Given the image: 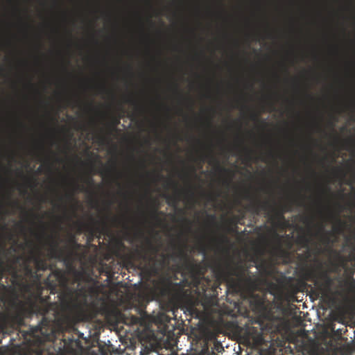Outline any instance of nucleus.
Masks as SVG:
<instances>
[{"label": "nucleus", "mask_w": 355, "mask_h": 355, "mask_svg": "<svg viewBox=\"0 0 355 355\" xmlns=\"http://www.w3.org/2000/svg\"><path fill=\"white\" fill-rule=\"evenodd\" d=\"M101 175H104V173L103 171L101 172Z\"/></svg>", "instance_id": "nucleus-52"}, {"label": "nucleus", "mask_w": 355, "mask_h": 355, "mask_svg": "<svg viewBox=\"0 0 355 355\" xmlns=\"http://www.w3.org/2000/svg\"><path fill=\"white\" fill-rule=\"evenodd\" d=\"M209 217L212 219V220H214L215 218V216L214 215H211L209 216Z\"/></svg>", "instance_id": "nucleus-48"}, {"label": "nucleus", "mask_w": 355, "mask_h": 355, "mask_svg": "<svg viewBox=\"0 0 355 355\" xmlns=\"http://www.w3.org/2000/svg\"><path fill=\"white\" fill-rule=\"evenodd\" d=\"M96 137L99 141V142L101 144L104 143V141H105V137L101 134H97Z\"/></svg>", "instance_id": "nucleus-28"}, {"label": "nucleus", "mask_w": 355, "mask_h": 355, "mask_svg": "<svg viewBox=\"0 0 355 355\" xmlns=\"http://www.w3.org/2000/svg\"><path fill=\"white\" fill-rule=\"evenodd\" d=\"M10 206L14 213L17 211H20L23 219L27 220L29 218L30 212L18 200H16L11 202Z\"/></svg>", "instance_id": "nucleus-14"}, {"label": "nucleus", "mask_w": 355, "mask_h": 355, "mask_svg": "<svg viewBox=\"0 0 355 355\" xmlns=\"http://www.w3.org/2000/svg\"><path fill=\"white\" fill-rule=\"evenodd\" d=\"M243 198L250 200L249 209L255 214L259 215L261 211L265 214L271 224L275 227L285 220L284 214L291 211L289 204L277 205L275 201L261 200L259 198H253L249 190H245Z\"/></svg>", "instance_id": "nucleus-3"}, {"label": "nucleus", "mask_w": 355, "mask_h": 355, "mask_svg": "<svg viewBox=\"0 0 355 355\" xmlns=\"http://www.w3.org/2000/svg\"><path fill=\"white\" fill-rule=\"evenodd\" d=\"M174 90H175V92L176 93L180 94V92H179V86H178V85L177 83L174 84Z\"/></svg>", "instance_id": "nucleus-36"}, {"label": "nucleus", "mask_w": 355, "mask_h": 355, "mask_svg": "<svg viewBox=\"0 0 355 355\" xmlns=\"http://www.w3.org/2000/svg\"><path fill=\"white\" fill-rule=\"evenodd\" d=\"M309 276H310V277H312V278L315 279V284L316 285H318L319 282H318V279H317V278H316V277H315V275L314 273H313V272H309Z\"/></svg>", "instance_id": "nucleus-33"}, {"label": "nucleus", "mask_w": 355, "mask_h": 355, "mask_svg": "<svg viewBox=\"0 0 355 355\" xmlns=\"http://www.w3.org/2000/svg\"><path fill=\"white\" fill-rule=\"evenodd\" d=\"M18 186H19V188H21L22 187L21 184H19Z\"/></svg>", "instance_id": "nucleus-55"}, {"label": "nucleus", "mask_w": 355, "mask_h": 355, "mask_svg": "<svg viewBox=\"0 0 355 355\" xmlns=\"http://www.w3.org/2000/svg\"><path fill=\"white\" fill-rule=\"evenodd\" d=\"M55 159H56V162H60V159L59 157H56Z\"/></svg>", "instance_id": "nucleus-47"}, {"label": "nucleus", "mask_w": 355, "mask_h": 355, "mask_svg": "<svg viewBox=\"0 0 355 355\" xmlns=\"http://www.w3.org/2000/svg\"><path fill=\"white\" fill-rule=\"evenodd\" d=\"M24 287H25L26 288H28V285H25V286H24Z\"/></svg>", "instance_id": "nucleus-51"}, {"label": "nucleus", "mask_w": 355, "mask_h": 355, "mask_svg": "<svg viewBox=\"0 0 355 355\" xmlns=\"http://www.w3.org/2000/svg\"><path fill=\"white\" fill-rule=\"evenodd\" d=\"M202 248L203 251H205V247L202 246Z\"/></svg>", "instance_id": "nucleus-56"}, {"label": "nucleus", "mask_w": 355, "mask_h": 355, "mask_svg": "<svg viewBox=\"0 0 355 355\" xmlns=\"http://www.w3.org/2000/svg\"><path fill=\"white\" fill-rule=\"evenodd\" d=\"M352 259L355 261V254L352 256Z\"/></svg>", "instance_id": "nucleus-50"}, {"label": "nucleus", "mask_w": 355, "mask_h": 355, "mask_svg": "<svg viewBox=\"0 0 355 355\" xmlns=\"http://www.w3.org/2000/svg\"><path fill=\"white\" fill-rule=\"evenodd\" d=\"M297 242L303 248H308L311 242V239L306 235H301L298 236Z\"/></svg>", "instance_id": "nucleus-18"}, {"label": "nucleus", "mask_w": 355, "mask_h": 355, "mask_svg": "<svg viewBox=\"0 0 355 355\" xmlns=\"http://www.w3.org/2000/svg\"><path fill=\"white\" fill-rule=\"evenodd\" d=\"M68 243L73 248V250L79 249L81 247V245L77 243L73 235H71L69 237Z\"/></svg>", "instance_id": "nucleus-21"}, {"label": "nucleus", "mask_w": 355, "mask_h": 355, "mask_svg": "<svg viewBox=\"0 0 355 355\" xmlns=\"http://www.w3.org/2000/svg\"><path fill=\"white\" fill-rule=\"evenodd\" d=\"M112 223L114 225H123V227L126 226V223L122 221L121 219L116 217H114L112 218Z\"/></svg>", "instance_id": "nucleus-25"}, {"label": "nucleus", "mask_w": 355, "mask_h": 355, "mask_svg": "<svg viewBox=\"0 0 355 355\" xmlns=\"http://www.w3.org/2000/svg\"><path fill=\"white\" fill-rule=\"evenodd\" d=\"M336 221L337 224L333 227L334 231L337 233H340L343 231L345 223L338 217L336 218Z\"/></svg>", "instance_id": "nucleus-20"}, {"label": "nucleus", "mask_w": 355, "mask_h": 355, "mask_svg": "<svg viewBox=\"0 0 355 355\" xmlns=\"http://www.w3.org/2000/svg\"><path fill=\"white\" fill-rule=\"evenodd\" d=\"M32 216H33L35 218L37 217V216H36L35 214H32Z\"/></svg>", "instance_id": "nucleus-53"}, {"label": "nucleus", "mask_w": 355, "mask_h": 355, "mask_svg": "<svg viewBox=\"0 0 355 355\" xmlns=\"http://www.w3.org/2000/svg\"><path fill=\"white\" fill-rule=\"evenodd\" d=\"M242 150L244 153V157L245 159L250 160L252 158V150L247 147H243Z\"/></svg>", "instance_id": "nucleus-24"}, {"label": "nucleus", "mask_w": 355, "mask_h": 355, "mask_svg": "<svg viewBox=\"0 0 355 355\" xmlns=\"http://www.w3.org/2000/svg\"><path fill=\"white\" fill-rule=\"evenodd\" d=\"M17 64L19 67H26L28 64V62L25 60H19L17 62Z\"/></svg>", "instance_id": "nucleus-27"}, {"label": "nucleus", "mask_w": 355, "mask_h": 355, "mask_svg": "<svg viewBox=\"0 0 355 355\" xmlns=\"http://www.w3.org/2000/svg\"><path fill=\"white\" fill-rule=\"evenodd\" d=\"M321 280H322V284H321L320 286L322 287L323 293L326 295V293L329 291L330 287L332 284L331 278L326 273H323L320 276Z\"/></svg>", "instance_id": "nucleus-15"}, {"label": "nucleus", "mask_w": 355, "mask_h": 355, "mask_svg": "<svg viewBox=\"0 0 355 355\" xmlns=\"http://www.w3.org/2000/svg\"><path fill=\"white\" fill-rule=\"evenodd\" d=\"M125 102L129 103H130L132 105H134L135 106L137 112H141L143 111V107H141L138 104V103H137V101L136 100H135V99H133L132 98H127L126 100H125Z\"/></svg>", "instance_id": "nucleus-22"}, {"label": "nucleus", "mask_w": 355, "mask_h": 355, "mask_svg": "<svg viewBox=\"0 0 355 355\" xmlns=\"http://www.w3.org/2000/svg\"><path fill=\"white\" fill-rule=\"evenodd\" d=\"M16 133L18 137V139H16V144L19 148L24 149L26 148V144L24 141L20 139L22 137V132L27 129V126L25 123L22 121L18 116L16 118Z\"/></svg>", "instance_id": "nucleus-12"}, {"label": "nucleus", "mask_w": 355, "mask_h": 355, "mask_svg": "<svg viewBox=\"0 0 355 355\" xmlns=\"http://www.w3.org/2000/svg\"><path fill=\"white\" fill-rule=\"evenodd\" d=\"M25 309V302L20 300L17 294H15L10 300L8 314L15 323L19 324L23 320Z\"/></svg>", "instance_id": "nucleus-8"}, {"label": "nucleus", "mask_w": 355, "mask_h": 355, "mask_svg": "<svg viewBox=\"0 0 355 355\" xmlns=\"http://www.w3.org/2000/svg\"><path fill=\"white\" fill-rule=\"evenodd\" d=\"M28 243L29 242L27 241L19 242L17 238H14L13 239L12 245L13 251L15 252L19 251V253L15 257L13 261L12 267L15 270L13 272V277L15 279L18 278L17 266L20 268V270H24L26 274H31L33 269L31 263H33L37 272L44 271L48 269L51 270V273L46 279L45 283L51 290V293H55L58 291L73 293L69 286V279L66 272L63 270L56 268L55 266L49 265L47 261L42 257L40 249L35 252L31 251L29 255L24 252Z\"/></svg>", "instance_id": "nucleus-1"}, {"label": "nucleus", "mask_w": 355, "mask_h": 355, "mask_svg": "<svg viewBox=\"0 0 355 355\" xmlns=\"http://www.w3.org/2000/svg\"><path fill=\"white\" fill-rule=\"evenodd\" d=\"M258 119V115L254 113H252L250 114V119L252 121H256Z\"/></svg>", "instance_id": "nucleus-35"}, {"label": "nucleus", "mask_w": 355, "mask_h": 355, "mask_svg": "<svg viewBox=\"0 0 355 355\" xmlns=\"http://www.w3.org/2000/svg\"><path fill=\"white\" fill-rule=\"evenodd\" d=\"M6 291V286L1 283V339L4 338L6 332V313L4 311V305H5V296L4 293Z\"/></svg>", "instance_id": "nucleus-13"}, {"label": "nucleus", "mask_w": 355, "mask_h": 355, "mask_svg": "<svg viewBox=\"0 0 355 355\" xmlns=\"http://www.w3.org/2000/svg\"><path fill=\"white\" fill-rule=\"evenodd\" d=\"M322 192L323 193H329L330 192V189L329 187H325L322 189Z\"/></svg>", "instance_id": "nucleus-37"}, {"label": "nucleus", "mask_w": 355, "mask_h": 355, "mask_svg": "<svg viewBox=\"0 0 355 355\" xmlns=\"http://www.w3.org/2000/svg\"><path fill=\"white\" fill-rule=\"evenodd\" d=\"M250 265L241 261L230 266V274L233 277L229 279L228 284L234 292H253L259 290L261 279L257 272H250Z\"/></svg>", "instance_id": "nucleus-2"}, {"label": "nucleus", "mask_w": 355, "mask_h": 355, "mask_svg": "<svg viewBox=\"0 0 355 355\" xmlns=\"http://www.w3.org/2000/svg\"><path fill=\"white\" fill-rule=\"evenodd\" d=\"M112 171H114V172H116V161H114V162H112V164L111 167L107 168L106 169V173H107V174H110V173L111 172H112Z\"/></svg>", "instance_id": "nucleus-26"}, {"label": "nucleus", "mask_w": 355, "mask_h": 355, "mask_svg": "<svg viewBox=\"0 0 355 355\" xmlns=\"http://www.w3.org/2000/svg\"><path fill=\"white\" fill-rule=\"evenodd\" d=\"M86 183L88 184L89 185L93 186L94 184V181L92 178H88L86 180Z\"/></svg>", "instance_id": "nucleus-32"}, {"label": "nucleus", "mask_w": 355, "mask_h": 355, "mask_svg": "<svg viewBox=\"0 0 355 355\" xmlns=\"http://www.w3.org/2000/svg\"><path fill=\"white\" fill-rule=\"evenodd\" d=\"M182 220L186 222L189 225H191V222L185 218H182Z\"/></svg>", "instance_id": "nucleus-41"}, {"label": "nucleus", "mask_w": 355, "mask_h": 355, "mask_svg": "<svg viewBox=\"0 0 355 355\" xmlns=\"http://www.w3.org/2000/svg\"><path fill=\"white\" fill-rule=\"evenodd\" d=\"M4 109H1V279L3 276L5 270L4 257L6 254V244L4 232L6 230L5 224V207H4V165L3 160L4 158Z\"/></svg>", "instance_id": "nucleus-5"}, {"label": "nucleus", "mask_w": 355, "mask_h": 355, "mask_svg": "<svg viewBox=\"0 0 355 355\" xmlns=\"http://www.w3.org/2000/svg\"><path fill=\"white\" fill-rule=\"evenodd\" d=\"M77 191L87 193L88 192V190L83 184H79L76 182H74L73 184V192L66 194L65 197L68 200H73L74 193Z\"/></svg>", "instance_id": "nucleus-16"}, {"label": "nucleus", "mask_w": 355, "mask_h": 355, "mask_svg": "<svg viewBox=\"0 0 355 355\" xmlns=\"http://www.w3.org/2000/svg\"><path fill=\"white\" fill-rule=\"evenodd\" d=\"M324 241H325V242H326V243H329L330 242V239H329V237H325V238H324Z\"/></svg>", "instance_id": "nucleus-43"}, {"label": "nucleus", "mask_w": 355, "mask_h": 355, "mask_svg": "<svg viewBox=\"0 0 355 355\" xmlns=\"http://www.w3.org/2000/svg\"><path fill=\"white\" fill-rule=\"evenodd\" d=\"M17 226L21 229V232H24L25 230V227L24 225V223L22 221H19L17 223Z\"/></svg>", "instance_id": "nucleus-30"}, {"label": "nucleus", "mask_w": 355, "mask_h": 355, "mask_svg": "<svg viewBox=\"0 0 355 355\" xmlns=\"http://www.w3.org/2000/svg\"><path fill=\"white\" fill-rule=\"evenodd\" d=\"M216 170L219 173L229 175L230 176V178H232L233 176V173L230 169H227V168L220 166L218 162H217V166H216Z\"/></svg>", "instance_id": "nucleus-23"}, {"label": "nucleus", "mask_w": 355, "mask_h": 355, "mask_svg": "<svg viewBox=\"0 0 355 355\" xmlns=\"http://www.w3.org/2000/svg\"><path fill=\"white\" fill-rule=\"evenodd\" d=\"M88 292L90 294H96L97 293V291H96V288L94 286L89 287Z\"/></svg>", "instance_id": "nucleus-29"}, {"label": "nucleus", "mask_w": 355, "mask_h": 355, "mask_svg": "<svg viewBox=\"0 0 355 355\" xmlns=\"http://www.w3.org/2000/svg\"><path fill=\"white\" fill-rule=\"evenodd\" d=\"M100 91H101V92H103L104 93V92H107V89H106V88H105V87L104 85H101L100 87Z\"/></svg>", "instance_id": "nucleus-38"}, {"label": "nucleus", "mask_w": 355, "mask_h": 355, "mask_svg": "<svg viewBox=\"0 0 355 355\" xmlns=\"http://www.w3.org/2000/svg\"><path fill=\"white\" fill-rule=\"evenodd\" d=\"M268 155H269V157H274V154H273V153H272V152H270V153H268Z\"/></svg>", "instance_id": "nucleus-44"}, {"label": "nucleus", "mask_w": 355, "mask_h": 355, "mask_svg": "<svg viewBox=\"0 0 355 355\" xmlns=\"http://www.w3.org/2000/svg\"><path fill=\"white\" fill-rule=\"evenodd\" d=\"M159 205L156 200H153V209L150 214L151 218L155 220H159V216L164 215V212L159 211Z\"/></svg>", "instance_id": "nucleus-17"}, {"label": "nucleus", "mask_w": 355, "mask_h": 355, "mask_svg": "<svg viewBox=\"0 0 355 355\" xmlns=\"http://www.w3.org/2000/svg\"><path fill=\"white\" fill-rule=\"evenodd\" d=\"M94 229H95V228H93V227H92V228H90V233H91L92 234L94 233ZM96 229L97 230L98 228H96Z\"/></svg>", "instance_id": "nucleus-45"}, {"label": "nucleus", "mask_w": 355, "mask_h": 355, "mask_svg": "<svg viewBox=\"0 0 355 355\" xmlns=\"http://www.w3.org/2000/svg\"><path fill=\"white\" fill-rule=\"evenodd\" d=\"M171 257L179 259L182 262L181 267L194 279L201 275V264L189 257L183 249H180L177 253H173Z\"/></svg>", "instance_id": "nucleus-6"}, {"label": "nucleus", "mask_w": 355, "mask_h": 355, "mask_svg": "<svg viewBox=\"0 0 355 355\" xmlns=\"http://www.w3.org/2000/svg\"><path fill=\"white\" fill-rule=\"evenodd\" d=\"M42 233L40 235V239L46 237L45 244L48 246V255L51 259H58L63 261L67 266L72 263V252H67L64 249L60 247L62 240L59 234H46L44 232V225H42Z\"/></svg>", "instance_id": "nucleus-4"}, {"label": "nucleus", "mask_w": 355, "mask_h": 355, "mask_svg": "<svg viewBox=\"0 0 355 355\" xmlns=\"http://www.w3.org/2000/svg\"><path fill=\"white\" fill-rule=\"evenodd\" d=\"M29 336L36 342L42 343L45 341H49L53 338V331L52 329H49V328L45 327L42 321L41 325L31 329Z\"/></svg>", "instance_id": "nucleus-9"}, {"label": "nucleus", "mask_w": 355, "mask_h": 355, "mask_svg": "<svg viewBox=\"0 0 355 355\" xmlns=\"http://www.w3.org/2000/svg\"><path fill=\"white\" fill-rule=\"evenodd\" d=\"M27 10H22L18 5L15 7V14L17 18V26L20 31L23 33L24 36L26 37L28 35V31L31 28V25L26 19H24L22 16V13L26 14Z\"/></svg>", "instance_id": "nucleus-11"}, {"label": "nucleus", "mask_w": 355, "mask_h": 355, "mask_svg": "<svg viewBox=\"0 0 355 355\" xmlns=\"http://www.w3.org/2000/svg\"><path fill=\"white\" fill-rule=\"evenodd\" d=\"M230 182H231V179L225 180L223 182V184L228 187L230 184Z\"/></svg>", "instance_id": "nucleus-40"}, {"label": "nucleus", "mask_w": 355, "mask_h": 355, "mask_svg": "<svg viewBox=\"0 0 355 355\" xmlns=\"http://www.w3.org/2000/svg\"><path fill=\"white\" fill-rule=\"evenodd\" d=\"M6 347L1 346V355H4V354L6 353Z\"/></svg>", "instance_id": "nucleus-42"}, {"label": "nucleus", "mask_w": 355, "mask_h": 355, "mask_svg": "<svg viewBox=\"0 0 355 355\" xmlns=\"http://www.w3.org/2000/svg\"><path fill=\"white\" fill-rule=\"evenodd\" d=\"M168 184L172 185L175 189V193L173 195H164L168 205L175 207L180 200L182 195H184L187 202H193L194 201L195 192L192 187H190L187 189L182 190L178 188V184L175 182L170 181Z\"/></svg>", "instance_id": "nucleus-7"}, {"label": "nucleus", "mask_w": 355, "mask_h": 355, "mask_svg": "<svg viewBox=\"0 0 355 355\" xmlns=\"http://www.w3.org/2000/svg\"><path fill=\"white\" fill-rule=\"evenodd\" d=\"M19 175L24 179L26 186H36L35 180H34L33 178H29L24 175L21 171H19Z\"/></svg>", "instance_id": "nucleus-19"}, {"label": "nucleus", "mask_w": 355, "mask_h": 355, "mask_svg": "<svg viewBox=\"0 0 355 355\" xmlns=\"http://www.w3.org/2000/svg\"><path fill=\"white\" fill-rule=\"evenodd\" d=\"M119 120H120V118L116 120V121L114 123L115 125H117L119 123Z\"/></svg>", "instance_id": "nucleus-46"}, {"label": "nucleus", "mask_w": 355, "mask_h": 355, "mask_svg": "<svg viewBox=\"0 0 355 355\" xmlns=\"http://www.w3.org/2000/svg\"><path fill=\"white\" fill-rule=\"evenodd\" d=\"M243 338L246 344L252 347H259L261 345L263 342L262 334L254 327L245 330L243 333Z\"/></svg>", "instance_id": "nucleus-10"}, {"label": "nucleus", "mask_w": 355, "mask_h": 355, "mask_svg": "<svg viewBox=\"0 0 355 355\" xmlns=\"http://www.w3.org/2000/svg\"><path fill=\"white\" fill-rule=\"evenodd\" d=\"M59 199H60V200H62V196H60V197L59 198Z\"/></svg>", "instance_id": "nucleus-54"}, {"label": "nucleus", "mask_w": 355, "mask_h": 355, "mask_svg": "<svg viewBox=\"0 0 355 355\" xmlns=\"http://www.w3.org/2000/svg\"><path fill=\"white\" fill-rule=\"evenodd\" d=\"M256 267H257V269H260V268H261V264H258V265H257V266H256Z\"/></svg>", "instance_id": "nucleus-49"}, {"label": "nucleus", "mask_w": 355, "mask_h": 355, "mask_svg": "<svg viewBox=\"0 0 355 355\" xmlns=\"http://www.w3.org/2000/svg\"><path fill=\"white\" fill-rule=\"evenodd\" d=\"M44 164L46 165V167L48 171H51V169H52V164H51V163L48 160Z\"/></svg>", "instance_id": "nucleus-31"}, {"label": "nucleus", "mask_w": 355, "mask_h": 355, "mask_svg": "<svg viewBox=\"0 0 355 355\" xmlns=\"http://www.w3.org/2000/svg\"><path fill=\"white\" fill-rule=\"evenodd\" d=\"M139 320V318L137 317H134L132 318V322L135 324H137L138 322V321Z\"/></svg>", "instance_id": "nucleus-39"}, {"label": "nucleus", "mask_w": 355, "mask_h": 355, "mask_svg": "<svg viewBox=\"0 0 355 355\" xmlns=\"http://www.w3.org/2000/svg\"><path fill=\"white\" fill-rule=\"evenodd\" d=\"M25 86L31 88H33L34 87L31 80H28L25 83Z\"/></svg>", "instance_id": "nucleus-34"}]
</instances>
